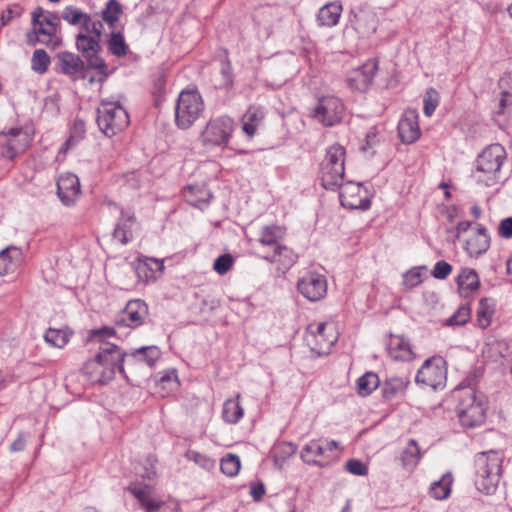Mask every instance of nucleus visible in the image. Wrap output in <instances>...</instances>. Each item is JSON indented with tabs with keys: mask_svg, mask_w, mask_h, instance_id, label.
Segmentation results:
<instances>
[{
	"mask_svg": "<svg viewBox=\"0 0 512 512\" xmlns=\"http://www.w3.org/2000/svg\"><path fill=\"white\" fill-rule=\"evenodd\" d=\"M20 14L21 12L18 7L6 9L1 15L2 25H7L13 18L20 16Z\"/></svg>",
	"mask_w": 512,
	"mask_h": 512,
	"instance_id": "obj_62",
	"label": "nucleus"
},
{
	"mask_svg": "<svg viewBox=\"0 0 512 512\" xmlns=\"http://www.w3.org/2000/svg\"><path fill=\"white\" fill-rule=\"evenodd\" d=\"M457 284L461 295L468 296L479 288V277L475 270L464 268L457 277Z\"/></svg>",
	"mask_w": 512,
	"mask_h": 512,
	"instance_id": "obj_33",
	"label": "nucleus"
},
{
	"mask_svg": "<svg viewBox=\"0 0 512 512\" xmlns=\"http://www.w3.org/2000/svg\"><path fill=\"white\" fill-rule=\"evenodd\" d=\"M240 467V458L234 454H228L227 456L223 457L220 463L221 471L230 477L237 475Z\"/></svg>",
	"mask_w": 512,
	"mask_h": 512,
	"instance_id": "obj_50",
	"label": "nucleus"
},
{
	"mask_svg": "<svg viewBox=\"0 0 512 512\" xmlns=\"http://www.w3.org/2000/svg\"><path fill=\"white\" fill-rule=\"evenodd\" d=\"M23 261V253L19 247L9 246L0 252V275L16 272Z\"/></svg>",
	"mask_w": 512,
	"mask_h": 512,
	"instance_id": "obj_25",
	"label": "nucleus"
},
{
	"mask_svg": "<svg viewBox=\"0 0 512 512\" xmlns=\"http://www.w3.org/2000/svg\"><path fill=\"white\" fill-rule=\"evenodd\" d=\"M339 188V200L343 207L352 210H367L370 208L369 192L361 183L353 181L342 182Z\"/></svg>",
	"mask_w": 512,
	"mask_h": 512,
	"instance_id": "obj_13",
	"label": "nucleus"
},
{
	"mask_svg": "<svg viewBox=\"0 0 512 512\" xmlns=\"http://www.w3.org/2000/svg\"><path fill=\"white\" fill-rule=\"evenodd\" d=\"M403 282L409 288H414L421 284L422 275L419 268H412L406 272L403 276Z\"/></svg>",
	"mask_w": 512,
	"mask_h": 512,
	"instance_id": "obj_56",
	"label": "nucleus"
},
{
	"mask_svg": "<svg viewBox=\"0 0 512 512\" xmlns=\"http://www.w3.org/2000/svg\"><path fill=\"white\" fill-rule=\"evenodd\" d=\"M471 317V309L468 304L461 305L456 312L445 320L446 326H462L466 324Z\"/></svg>",
	"mask_w": 512,
	"mask_h": 512,
	"instance_id": "obj_47",
	"label": "nucleus"
},
{
	"mask_svg": "<svg viewBox=\"0 0 512 512\" xmlns=\"http://www.w3.org/2000/svg\"><path fill=\"white\" fill-rule=\"evenodd\" d=\"M43 13L44 11L41 7H37L32 12L33 32L27 33V43L30 46H35L37 43H43L48 46L53 43L52 38L56 32L54 28L46 26L41 20Z\"/></svg>",
	"mask_w": 512,
	"mask_h": 512,
	"instance_id": "obj_17",
	"label": "nucleus"
},
{
	"mask_svg": "<svg viewBox=\"0 0 512 512\" xmlns=\"http://www.w3.org/2000/svg\"><path fill=\"white\" fill-rule=\"evenodd\" d=\"M284 236V230L277 225L264 226L261 229L259 243L264 247H271L272 250L279 244Z\"/></svg>",
	"mask_w": 512,
	"mask_h": 512,
	"instance_id": "obj_37",
	"label": "nucleus"
},
{
	"mask_svg": "<svg viewBox=\"0 0 512 512\" xmlns=\"http://www.w3.org/2000/svg\"><path fill=\"white\" fill-rule=\"evenodd\" d=\"M410 384L409 376H391L382 384V394L387 400L393 399L398 395L404 394Z\"/></svg>",
	"mask_w": 512,
	"mask_h": 512,
	"instance_id": "obj_29",
	"label": "nucleus"
},
{
	"mask_svg": "<svg viewBox=\"0 0 512 512\" xmlns=\"http://www.w3.org/2000/svg\"><path fill=\"white\" fill-rule=\"evenodd\" d=\"M457 415L461 425L474 428L484 423L486 418L487 401L482 393L475 390L462 389L458 395Z\"/></svg>",
	"mask_w": 512,
	"mask_h": 512,
	"instance_id": "obj_3",
	"label": "nucleus"
},
{
	"mask_svg": "<svg viewBox=\"0 0 512 512\" xmlns=\"http://www.w3.org/2000/svg\"><path fill=\"white\" fill-rule=\"evenodd\" d=\"M490 246V237L485 227L480 225L477 232L472 235L465 244V250L472 257H478L485 253Z\"/></svg>",
	"mask_w": 512,
	"mask_h": 512,
	"instance_id": "obj_28",
	"label": "nucleus"
},
{
	"mask_svg": "<svg viewBox=\"0 0 512 512\" xmlns=\"http://www.w3.org/2000/svg\"><path fill=\"white\" fill-rule=\"evenodd\" d=\"M498 234L504 239L512 238V217H507L500 221Z\"/></svg>",
	"mask_w": 512,
	"mask_h": 512,
	"instance_id": "obj_58",
	"label": "nucleus"
},
{
	"mask_svg": "<svg viewBox=\"0 0 512 512\" xmlns=\"http://www.w3.org/2000/svg\"><path fill=\"white\" fill-rule=\"evenodd\" d=\"M452 271V266L446 262V261H438L436 262L433 270H432V276L436 279H446L448 275Z\"/></svg>",
	"mask_w": 512,
	"mask_h": 512,
	"instance_id": "obj_57",
	"label": "nucleus"
},
{
	"mask_svg": "<svg viewBox=\"0 0 512 512\" xmlns=\"http://www.w3.org/2000/svg\"><path fill=\"white\" fill-rule=\"evenodd\" d=\"M49 64L50 57L47 52L43 49H36L31 59L32 69L39 74H43L47 71Z\"/></svg>",
	"mask_w": 512,
	"mask_h": 512,
	"instance_id": "obj_49",
	"label": "nucleus"
},
{
	"mask_svg": "<svg viewBox=\"0 0 512 512\" xmlns=\"http://www.w3.org/2000/svg\"><path fill=\"white\" fill-rule=\"evenodd\" d=\"M76 47L86 59L87 66L99 72V81L103 82L107 78L108 72L105 61L98 55L101 50L100 40L92 35L79 33L76 36Z\"/></svg>",
	"mask_w": 512,
	"mask_h": 512,
	"instance_id": "obj_10",
	"label": "nucleus"
},
{
	"mask_svg": "<svg viewBox=\"0 0 512 512\" xmlns=\"http://www.w3.org/2000/svg\"><path fill=\"white\" fill-rule=\"evenodd\" d=\"M355 29L362 35H368L375 32V17L367 12H360L354 15V20H351Z\"/></svg>",
	"mask_w": 512,
	"mask_h": 512,
	"instance_id": "obj_44",
	"label": "nucleus"
},
{
	"mask_svg": "<svg viewBox=\"0 0 512 512\" xmlns=\"http://www.w3.org/2000/svg\"><path fill=\"white\" fill-rule=\"evenodd\" d=\"M234 75L232 71L231 62L228 59L227 50H224V58L221 60L220 67V81L217 84L218 88L230 90L233 87Z\"/></svg>",
	"mask_w": 512,
	"mask_h": 512,
	"instance_id": "obj_45",
	"label": "nucleus"
},
{
	"mask_svg": "<svg viewBox=\"0 0 512 512\" xmlns=\"http://www.w3.org/2000/svg\"><path fill=\"white\" fill-rule=\"evenodd\" d=\"M378 70L375 60H368L360 67L352 70L347 78L348 85L355 91L364 92L373 82Z\"/></svg>",
	"mask_w": 512,
	"mask_h": 512,
	"instance_id": "obj_16",
	"label": "nucleus"
},
{
	"mask_svg": "<svg viewBox=\"0 0 512 512\" xmlns=\"http://www.w3.org/2000/svg\"><path fill=\"white\" fill-rule=\"evenodd\" d=\"M122 13V6L117 0H108L105 8L101 12V16L109 28L114 29Z\"/></svg>",
	"mask_w": 512,
	"mask_h": 512,
	"instance_id": "obj_43",
	"label": "nucleus"
},
{
	"mask_svg": "<svg viewBox=\"0 0 512 512\" xmlns=\"http://www.w3.org/2000/svg\"><path fill=\"white\" fill-rule=\"evenodd\" d=\"M398 135L402 143L411 144L420 137L418 114L415 110H407L398 123Z\"/></svg>",
	"mask_w": 512,
	"mask_h": 512,
	"instance_id": "obj_19",
	"label": "nucleus"
},
{
	"mask_svg": "<svg viewBox=\"0 0 512 512\" xmlns=\"http://www.w3.org/2000/svg\"><path fill=\"white\" fill-rule=\"evenodd\" d=\"M483 355L492 362L512 361V345L504 339H493L486 343Z\"/></svg>",
	"mask_w": 512,
	"mask_h": 512,
	"instance_id": "obj_23",
	"label": "nucleus"
},
{
	"mask_svg": "<svg viewBox=\"0 0 512 512\" xmlns=\"http://www.w3.org/2000/svg\"><path fill=\"white\" fill-rule=\"evenodd\" d=\"M148 316L147 304L135 299L129 301L123 311L117 316L115 324L117 327L137 328L141 326Z\"/></svg>",
	"mask_w": 512,
	"mask_h": 512,
	"instance_id": "obj_15",
	"label": "nucleus"
},
{
	"mask_svg": "<svg viewBox=\"0 0 512 512\" xmlns=\"http://www.w3.org/2000/svg\"><path fill=\"white\" fill-rule=\"evenodd\" d=\"M345 467H346V470L353 475L365 476L368 473L367 466L362 461H360L358 459L348 460L346 462Z\"/></svg>",
	"mask_w": 512,
	"mask_h": 512,
	"instance_id": "obj_55",
	"label": "nucleus"
},
{
	"mask_svg": "<svg viewBox=\"0 0 512 512\" xmlns=\"http://www.w3.org/2000/svg\"><path fill=\"white\" fill-rule=\"evenodd\" d=\"M422 458V452L414 439H410L407 446L403 449L400 460L402 467L407 471H413Z\"/></svg>",
	"mask_w": 512,
	"mask_h": 512,
	"instance_id": "obj_32",
	"label": "nucleus"
},
{
	"mask_svg": "<svg viewBox=\"0 0 512 512\" xmlns=\"http://www.w3.org/2000/svg\"><path fill=\"white\" fill-rule=\"evenodd\" d=\"M96 121L100 130L112 137L129 125V115L119 103L102 101L97 109Z\"/></svg>",
	"mask_w": 512,
	"mask_h": 512,
	"instance_id": "obj_6",
	"label": "nucleus"
},
{
	"mask_svg": "<svg viewBox=\"0 0 512 512\" xmlns=\"http://www.w3.org/2000/svg\"><path fill=\"white\" fill-rule=\"evenodd\" d=\"M471 227L470 221L459 222L456 226L457 234L456 238H459L460 233L466 232Z\"/></svg>",
	"mask_w": 512,
	"mask_h": 512,
	"instance_id": "obj_64",
	"label": "nucleus"
},
{
	"mask_svg": "<svg viewBox=\"0 0 512 512\" xmlns=\"http://www.w3.org/2000/svg\"><path fill=\"white\" fill-rule=\"evenodd\" d=\"M386 349L389 356L394 360L410 361L415 357L409 340L401 335H390L386 343Z\"/></svg>",
	"mask_w": 512,
	"mask_h": 512,
	"instance_id": "obj_24",
	"label": "nucleus"
},
{
	"mask_svg": "<svg viewBox=\"0 0 512 512\" xmlns=\"http://www.w3.org/2000/svg\"><path fill=\"white\" fill-rule=\"evenodd\" d=\"M204 101L196 89L183 90L175 104V123L180 129L190 128L204 111Z\"/></svg>",
	"mask_w": 512,
	"mask_h": 512,
	"instance_id": "obj_5",
	"label": "nucleus"
},
{
	"mask_svg": "<svg viewBox=\"0 0 512 512\" xmlns=\"http://www.w3.org/2000/svg\"><path fill=\"white\" fill-rule=\"evenodd\" d=\"M506 160V150L499 144L487 146L477 157L476 168L478 172L486 174L485 184L494 185L499 179L500 169Z\"/></svg>",
	"mask_w": 512,
	"mask_h": 512,
	"instance_id": "obj_8",
	"label": "nucleus"
},
{
	"mask_svg": "<svg viewBox=\"0 0 512 512\" xmlns=\"http://www.w3.org/2000/svg\"><path fill=\"white\" fill-rule=\"evenodd\" d=\"M264 113L260 108L250 107L244 115V122L242 129L249 136L252 137L258 124L262 121Z\"/></svg>",
	"mask_w": 512,
	"mask_h": 512,
	"instance_id": "obj_42",
	"label": "nucleus"
},
{
	"mask_svg": "<svg viewBox=\"0 0 512 512\" xmlns=\"http://www.w3.org/2000/svg\"><path fill=\"white\" fill-rule=\"evenodd\" d=\"M107 47L109 52L118 58L124 57L129 53V46L120 31H113L109 35Z\"/></svg>",
	"mask_w": 512,
	"mask_h": 512,
	"instance_id": "obj_40",
	"label": "nucleus"
},
{
	"mask_svg": "<svg viewBox=\"0 0 512 512\" xmlns=\"http://www.w3.org/2000/svg\"><path fill=\"white\" fill-rule=\"evenodd\" d=\"M495 303L490 298H482L479 301L476 311L477 324L480 328L485 329L491 324L494 314Z\"/></svg>",
	"mask_w": 512,
	"mask_h": 512,
	"instance_id": "obj_38",
	"label": "nucleus"
},
{
	"mask_svg": "<svg viewBox=\"0 0 512 512\" xmlns=\"http://www.w3.org/2000/svg\"><path fill=\"white\" fill-rule=\"evenodd\" d=\"M133 223L134 216L125 214L122 210L121 217L113 231L114 239L118 240L121 244H127L132 239Z\"/></svg>",
	"mask_w": 512,
	"mask_h": 512,
	"instance_id": "obj_36",
	"label": "nucleus"
},
{
	"mask_svg": "<svg viewBox=\"0 0 512 512\" xmlns=\"http://www.w3.org/2000/svg\"><path fill=\"white\" fill-rule=\"evenodd\" d=\"M345 112L344 104L336 96H324L319 99L316 107L311 111V116L326 127L340 123Z\"/></svg>",
	"mask_w": 512,
	"mask_h": 512,
	"instance_id": "obj_11",
	"label": "nucleus"
},
{
	"mask_svg": "<svg viewBox=\"0 0 512 512\" xmlns=\"http://www.w3.org/2000/svg\"><path fill=\"white\" fill-rule=\"evenodd\" d=\"M116 335L114 327L104 326L90 331L88 341L98 344L95 356L87 360L82 372L92 383L107 384L114 379L116 371L125 374L124 352L118 345L106 341L107 338Z\"/></svg>",
	"mask_w": 512,
	"mask_h": 512,
	"instance_id": "obj_1",
	"label": "nucleus"
},
{
	"mask_svg": "<svg viewBox=\"0 0 512 512\" xmlns=\"http://www.w3.org/2000/svg\"><path fill=\"white\" fill-rule=\"evenodd\" d=\"M444 364L445 362L441 357L427 359L416 374V383L433 389L444 387L447 374Z\"/></svg>",
	"mask_w": 512,
	"mask_h": 512,
	"instance_id": "obj_12",
	"label": "nucleus"
},
{
	"mask_svg": "<svg viewBox=\"0 0 512 512\" xmlns=\"http://www.w3.org/2000/svg\"><path fill=\"white\" fill-rule=\"evenodd\" d=\"M57 66L59 71L73 79L77 77H85V63L80 58V56L68 52L63 51L58 53L57 55Z\"/></svg>",
	"mask_w": 512,
	"mask_h": 512,
	"instance_id": "obj_20",
	"label": "nucleus"
},
{
	"mask_svg": "<svg viewBox=\"0 0 512 512\" xmlns=\"http://www.w3.org/2000/svg\"><path fill=\"white\" fill-rule=\"evenodd\" d=\"M241 394L238 393L235 399H227L223 404L222 419L228 424L238 423L244 415V409L240 404Z\"/></svg>",
	"mask_w": 512,
	"mask_h": 512,
	"instance_id": "obj_34",
	"label": "nucleus"
},
{
	"mask_svg": "<svg viewBox=\"0 0 512 512\" xmlns=\"http://www.w3.org/2000/svg\"><path fill=\"white\" fill-rule=\"evenodd\" d=\"M453 477L451 473L444 474L441 479L434 481L430 486V494L437 500L446 499L451 492Z\"/></svg>",
	"mask_w": 512,
	"mask_h": 512,
	"instance_id": "obj_39",
	"label": "nucleus"
},
{
	"mask_svg": "<svg viewBox=\"0 0 512 512\" xmlns=\"http://www.w3.org/2000/svg\"><path fill=\"white\" fill-rule=\"evenodd\" d=\"M345 156L346 150L340 144H333L327 148L319 168L321 185L326 190H336L342 184L345 171Z\"/></svg>",
	"mask_w": 512,
	"mask_h": 512,
	"instance_id": "obj_4",
	"label": "nucleus"
},
{
	"mask_svg": "<svg viewBox=\"0 0 512 512\" xmlns=\"http://www.w3.org/2000/svg\"><path fill=\"white\" fill-rule=\"evenodd\" d=\"M380 380L377 374L367 372L356 381L357 393L360 396H368L378 388Z\"/></svg>",
	"mask_w": 512,
	"mask_h": 512,
	"instance_id": "obj_41",
	"label": "nucleus"
},
{
	"mask_svg": "<svg viewBox=\"0 0 512 512\" xmlns=\"http://www.w3.org/2000/svg\"><path fill=\"white\" fill-rule=\"evenodd\" d=\"M233 262V258L230 254H223L216 258L213 268L218 274L224 275L230 270Z\"/></svg>",
	"mask_w": 512,
	"mask_h": 512,
	"instance_id": "obj_53",
	"label": "nucleus"
},
{
	"mask_svg": "<svg viewBox=\"0 0 512 512\" xmlns=\"http://www.w3.org/2000/svg\"><path fill=\"white\" fill-rule=\"evenodd\" d=\"M184 198L188 204L199 209L208 206L212 194L205 185H189L183 192Z\"/></svg>",
	"mask_w": 512,
	"mask_h": 512,
	"instance_id": "obj_26",
	"label": "nucleus"
},
{
	"mask_svg": "<svg viewBox=\"0 0 512 512\" xmlns=\"http://www.w3.org/2000/svg\"><path fill=\"white\" fill-rule=\"evenodd\" d=\"M163 270V263L156 259H146L139 261L135 266V273L141 282L155 280L157 272Z\"/></svg>",
	"mask_w": 512,
	"mask_h": 512,
	"instance_id": "obj_30",
	"label": "nucleus"
},
{
	"mask_svg": "<svg viewBox=\"0 0 512 512\" xmlns=\"http://www.w3.org/2000/svg\"><path fill=\"white\" fill-rule=\"evenodd\" d=\"M44 338L45 341L50 345L57 348H62L67 344L69 340V334L61 329L49 328L46 331Z\"/></svg>",
	"mask_w": 512,
	"mask_h": 512,
	"instance_id": "obj_48",
	"label": "nucleus"
},
{
	"mask_svg": "<svg viewBox=\"0 0 512 512\" xmlns=\"http://www.w3.org/2000/svg\"><path fill=\"white\" fill-rule=\"evenodd\" d=\"M82 28L85 30L86 34L92 35L93 37H97L101 40L103 23L100 20L92 21L91 16L89 15V20L84 21Z\"/></svg>",
	"mask_w": 512,
	"mask_h": 512,
	"instance_id": "obj_54",
	"label": "nucleus"
},
{
	"mask_svg": "<svg viewBox=\"0 0 512 512\" xmlns=\"http://www.w3.org/2000/svg\"><path fill=\"white\" fill-rule=\"evenodd\" d=\"M263 258L269 262L277 263L279 269L288 270L295 264L297 255L285 245H276L272 252L263 255Z\"/></svg>",
	"mask_w": 512,
	"mask_h": 512,
	"instance_id": "obj_27",
	"label": "nucleus"
},
{
	"mask_svg": "<svg viewBox=\"0 0 512 512\" xmlns=\"http://www.w3.org/2000/svg\"><path fill=\"white\" fill-rule=\"evenodd\" d=\"M1 147V156L9 160H14L19 153L24 151V147L16 139H8Z\"/></svg>",
	"mask_w": 512,
	"mask_h": 512,
	"instance_id": "obj_51",
	"label": "nucleus"
},
{
	"mask_svg": "<svg viewBox=\"0 0 512 512\" xmlns=\"http://www.w3.org/2000/svg\"><path fill=\"white\" fill-rule=\"evenodd\" d=\"M61 18L72 26L80 25L82 27L84 21L89 20V14L82 12L75 6L70 5L62 10Z\"/></svg>",
	"mask_w": 512,
	"mask_h": 512,
	"instance_id": "obj_46",
	"label": "nucleus"
},
{
	"mask_svg": "<svg viewBox=\"0 0 512 512\" xmlns=\"http://www.w3.org/2000/svg\"><path fill=\"white\" fill-rule=\"evenodd\" d=\"M234 120L226 115L211 118L203 128L200 140L205 147H225L232 137Z\"/></svg>",
	"mask_w": 512,
	"mask_h": 512,
	"instance_id": "obj_7",
	"label": "nucleus"
},
{
	"mask_svg": "<svg viewBox=\"0 0 512 512\" xmlns=\"http://www.w3.org/2000/svg\"><path fill=\"white\" fill-rule=\"evenodd\" d=\"M342 5L340 2H330L320 8L317 20L321 26H335L340 18Z\"/></svg>",
	"mask_w": 512,
	"mask_h": 512,
	"instance_id": "obj_31",
	"label": "nucleus"
},
{
	"mask_svg": "<svg viewBox=\"0 0 512 512\" xmlns=\"http://www.w3.org/2000/svg\"><path fill=\"white\" fill-rule=\"evenodd\" d=\"M424 114L431 116L439 104V94L434 88H429L424 96Z\"/></svg>",
	"mask_w": 512,
	"mask_h": 512,
	"instance_id": "obj_52",
	"label": "nucleus"
},
{
	"mask_svg": "<svg viewBox=\"0 0 512 512\" xmlns=\"http://www.w3.org/2000/svg\"><path fill=\"white\" fill-rule=\"evenodd\" d=\"M297 289L306 299L316 302L325 297L327 280L322 274L307 272L298 280Z\"/></svg>",
	"mask_w": 512,
	"mask_h": 512,
	"instance_id": "obj_14",
	"label": "nucleus"
},
{
	"mask_svg": "<svg viewBox=\"0 0 512 512\" xmlns=\"http://www.w3.org/2000/svg\"><path fill=\"white\" fill-rule=\"evenodd\" d=\"M500 100L498 113L502 114L512 108V73H505L498 81Z\"/></svg>",
	"mask_w": 512,
	"mask_h": 512,
	"instance_id": "obj_35",
	"label": "nucleus"
},
{
	"mask_svg": "<svg viewBox=\"0 0 512 512\" xmlns=\"http://www.w3.org/2000/svg\"><path fill=\"white\" fill-rule=\"evenodd\" d=\"M85 132L84 122L81 120H76L73 126V131L70 138L66 141L65 145H70L73 142L78 141Z\"/></svg>",
	"mask_w": 512,
	"mask_h": 512,
	"instance_id": "obj_59",
	"label": "nucleus"
},
{
	"mask_svg": "<svg viewBox=\"0 0 512 512\" xmlns=\"http://www.w3.org/2000/svg\"><path fill=\"white\" fill-rule=\"evenodd\" d=\"M61 14L59 15L56 12H47V15L41 18V20L45 23L46 26L50 28H54L55 32L60 28V20Z\"/></svg>",
	"mask_w": 512,
	"mask_h": 512,
	"instance_id": "obj_60",
	"label": "nucleus"
},
{
	"mask_svg": "<svg viewBox=\"0 0 512 512\" xmlns=\"http://www.w3.org/2000/svg\"><path fill=\"white\" fill-rule=\"evenodd\" d=\"M80 193L79 179L74 174H66L61 176L57 181V194L61 202L66 206L75 203Z\"/></svg>",
	"mask_w": 512,
	"mask_h": 512,
	"instance_id": "obj_21",
	"label": "nucleus"
},
{
	"mask_svg": "<svg viewBox=\"0 0 512 512\" xmlns=\"http://www.w3.org/2000/svg\"><path fill=\"white\" fill-rule=\"evenodd\" d=\"M339 456V444L334 440H311L301 450V458L307 464L321 467Z\"/></svg>",
	"mask_w": 512,
	"mask_h": 512,
	"instance_id": "obj_9",
	"label": "nucleus"
},
{
	"mask_svg": "<svg viewBox=\"0 0 512 512\" xmlns=\"http://www.w3.org/2000/svg\"><path fill=\"white\" fill-rule=\"evenodd\" d=\"M250 495L255 501H260L265 495V486L262 482L251 484Z\"/></svg>",
	"mask_w": 512,
	"mask_h": 512,
	"instance_id": "obj_61",
	"label": "nucleus"
},
{
	"mask_svg": "<svg viewBox=\"0 0 512 512\" xmlns=\"http://www.w3.org/2000/svg\"><path fill=\"white\" fill-rule=\"evenodd\" d=\"M161 352L156 346H143L133 350L127 354L124 359V364L134 370L137 366L145 364L148 367H153L156 361L160 358Z\"/></svg>",
	"mask_w": 512,
	"mask_h": 512,
	"instance_id": "obj_18",
	"label": "nucleus"
},
{
	"mask_svg": "<svg viewBox=\"0 0 512 512\" xmlns=\"http://www.w3.org/2000/svg\"><path fill=\"white\" fill-rule=\"evenodd\" d=\"M502 462L503 454L500 451L490 450L475 456V486L478 491L494 494L500 481Z\"/></svg>",
	"mask_w": 512,
	"mask_h": 512,
	"instance_id": "obj_2",
	"label": "nucleus"
},
{
	"mask_svg": "<svg viewBox=\"0 0 512 512\" xmlns=\"http://www.w3.org/2000/svg\"><path fill=\"white\" fill-rule=\"evenodd\" d=\"M26 446V439L23 433H20L17 439H15L11 445L10 450L12 452H20L23 451Z\"/></svg>",
	"mask_w": 512,
	"mask_h": 512,
	"instance_id": "obj_63",
	"label": "nucleus"
},
{
	"mask_svg": "<svg viewBox=\"0 0 512 512\" xmlns=\"http://www.w3.org/2000/svg\"><path fill=\"white\" fill-rule=\"evenodd\" d=\"M127 490L138 500L146 512H155L164 504L152 496V487L142 483H131Z\"/></svg>",
	"mask_w": 512,
	"mask_h": 512,
	"instance_id": "obj_22",
	"label": "nucleus"
}]
</instances>
